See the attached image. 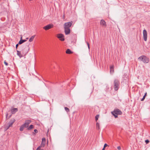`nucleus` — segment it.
Returning <instances> with one entry per match:
<instances>
[{
  "label": "nucleus",
  "mask_w": 150,
  "mask_h": 150,
  "mask_svg": "<svg viewBox=\"0 0 150 150\" xmlns=\"http://www.w3.org/2000/svg\"><path fill=\"white\" fill-rule=\"evenodd\" d=\"M120 82L117 79H115L113 82V85L111 86L112 87L115 91H117L120 87Z\"/></svg>",
  "instance_id": "f257e3e1"
},
{
  "label": "nucleus",
  "mask_w": 150,
  "mask_h": 150,
  "mask_svg": "<svg viewBox=\"0 0 150 150\" xmlns=\"http://www.w3.org/2000/svg\"><path fill=\"white\" fill-rule=\"evenodd\" d=\"M31 121L30 120H28L25 121L24 123L20 127V131H22L25 128H28L30 124Z\"/></svg>",
  "instance_id": "f03ea898"
},
{
  "label": "nucleus",
  "mask_w": 150,
  "mask_h": 150,
  "mask_svg": "<svg viewBox=\"0 0 150 150\" xmlns=\"http://www.w3.org/2000/svg\"><path fill=\"white\" fill-rule=\"evenodd\" d=\"M112 114L114 116L115 118H117L118 117V115H122V112L118 109H115L114 110L111 112Z\"/></svg>",
  "instance_id": "7ed1b4c3"
},
{
  "label": "nucleus",
  "mask_w": 150,
  "mask_h": 150,
  "mask_svg": "<svg viewBox=\"0 0 150 150\" xmlns=\"http://www.w3.org/2000/svg\"><path fill=\"white\" fill-rule=\"evenodd\" d=\"M138 59L145 63H147L149 62V58L145 55H142L140 56L139 57Z\"/></svg>",
  "instance_id": "20e7f679"
},
{
  "label": "nucleus",
  "mask_w": 150,
  "mask_h": 150,
  "mask_svg": "<svg viewBox=\"0 0 150 150\" xmlns=\"http://www.w3.org/2000/svg\"><path fill=\"white\" fill-rule=\"evenodd\" d=\"M16 120L14 118L11 119L8 123V125L5 127L6 130H7L10 127H11L13 124L15 122Z\"/></svg>",
  "instance_id": "39448f33"
},
{
  "label": "nucleus",
  "mask_w": 150,
  "mask_h": 150,
  "mask_svg": "<svg viewBox=\"0 0 150 150\" xmlns=\"http://www.w3.org/2000/svg\"><path fill=\"white\" fill-rule=\"evenodd\" d=\"M46 139L45 138L42 139V141L41 144L40 146H39L37 149L36 150L40 149L41 147H44L45 145Z\"/></svg>",
  "instance_id": "423d86ee"
},
{
  "label": "nucleus",
  "mask_w": 150,
  "mask_h": 150,
  "mask_svg": "<svg viewBox=\"0 0 150 150\" xmlns=\"http://www.w3.org/2000/svg\"><path fill=\"white\" fill-rule=\"evenodd\" d=\"M72 21L65 23L64 25V28H70L72 25Z\"/></svg>",
  "instance_id": "0eeeda50"
},
{
  "label": "nucleus",
  "mask_w": 150,
  "mask_h": 150,
  "mask_svg": "<svg viewBox=\"0 0 150 150\" xmlns=\"http://www.w3.org/2000/svg\"><path fill=\"white\" fill-rule=\"evenodd\" d=\"M57 37L61 41H63L64 40V36L62 34L60 33L57 34Z\"/></svg>",
  "instance_id": "6e6552de"
},
{
  "label": "nucleus",
  "mask_w": 150,
  "mask_h": 150,
  "mask_svg": "<svg viewBox=\"0 0 150 150\" xmlns=\"http://www.w3.org/2000/svg\"><path fill=\"white\" fill-rule=\"evenodd\" d=\"M53 27V25L52 24H49L44 27L43 28L45 30H47L50 29Z\"/></svg>",
  "instance_id": "1a4fd4ad"
},
{
  "label": "nucleus",
  "mask_w": 150,
  "mask_h": 150,
  "mask_svg": "<svg viewBox=\"0 0 150 150\" xmlns=\"http://www.w3.org/2000/svg\"><path fill=\"white\" fill-rule=\"evenodd\" d=\"M143 38L144 40L146 41L147 40V32L145 29L143 31Z\"/></svg>",
  "instance_id": "9d476101"
},
{
  "label": "nucleus",
  "mask_w": 150,
  "mask_h": 150,
  "mask_svg": "<svg viewBox=\"0 0 150 150\" xmlns=\"http://www.w3.org/2000/svg\"><path fill=\"white\" fill-rule=\"evenodd\" d=\"M100 25H101L102 26L106 27V22H105V21L103 19H102L100 21Z\"/></svg>",
  "instance_id": "9b49d317"
},
{
  "label": "nucleus",
  "mask_w": 150,
  "mask_h": 150,
  "mask_svg": "<svg viewBox=\"0 0 150 150\" xmlns=\"http://www.w3.org/2000/svg\"><path fill=\"white\" fill-rule=\"evenodd\" d=\"M64 32L66 35H68L70 33V28H64Z\"/></svg>",
  "instance_id": "f8f14e48"
},
{
  "label": "nucleus",
  "mask_w": 150,
  "mask_h": 150,
  "mask_svg": "<svg viewBox=\"0 0 150 150\" xmlns=\"http://www.w3.org/2000/svg\"><path fill=\"white\" fill-rule=\"evenodd\" d=\"M18 111V109L17 108H14L12 109L11 110V112L12 114H14Z\"/></svg>",
  "instance_id": "ddd939ff"
},
{
  "label": "nucleus",
  "mask_w": 150,
  "mask_h": 150,
  "mask_svg": "<svg viewBox=\"0 0 150 150\" xmlns=\"http://www.w3.org/2000/svg\"><path fill=\"white\" fill-rule=\"evenodd\" d=\"M22 37H21L20 40L18 42V44H19V45H21L26 41V40H22Z\"/></svg>",
  "instance_id": "4468645a"
},
{
  "label": "nucleus",
  "mask_w": 150,
  "mask_h": 150,
  "mask_svg": "<svg viewBox=\"0 0 150 150\" xmlns=\"http://www.w3.org/2000/svg\"><path fill=\"white\" fill-rule=\"evenodd\" d=\"M16 52H17V55L20 58L23 57V55L21 54V52L20 51L17 50Z\"/></svg>",
  "instance_id": "2eb2a0df"
},
{
  "label": "nucleus",
  "mask_w": 150,
  "mask_h": 150,
  "mask_svg": "<svg viewBox=\"0 0 150 150\" xmlns=\"http://www.w3.org/2000/svg\"><path fill=\"white\" fill-rule=\"evenodd\" d=\"M110 73H113L114 72V66L113 65L110 67Z\"/></svg>",
  "instance_id": "dca6fc26"
},
{
  "label": "nucleus",
  "mask_w": 150,
  "mask_h": 150,
  "mask_svg": "<svg viewBox=\"0 0 150 150\" xmlns=\"http://www.w3.org/2000/svg\"><path fill=\"white\" fill-rule=\"evenodd\" d=\"M96 129L98 130L100 129V124L99 123L97 122L96 124Z\"/></svg>",
  "instance_id": "f3484780"
},
{
  "label": "nucleus",
  "mask_w": 150,
  "mask_h": 150,
  "mask_svg": "<svg viewBox=\"0 0 150 150\" xmlns=\"http://www.w3.org/2000/svg\"><path fill=\"white\" fill-rule=\"evenodd\" d=\"M34 128L33 125H30L29 127L27 128V129L28 130H30L31 129H33Z\"/></svg>",
  "instance_id": "a211bd4d"
},
{
  "label": "nucleus",
  "mask_w": 150,
  "mask_h": 150,
  "mask_svg": "<svg viewBox=\"0 0 150 150\" xmlns=\"http://www.w3.org/2000/svg\"><path fill=\"white\" fill-rule=\"evenodd\" d=\"M35 35L32 36L29 39V41L31 42L35 38Z\"/></svg>",
  "instance_id": "6ab92c4d"
},
{
  "label": "nucleus",
  "mask_w": 150,
  "mask_h": 150,
  "mask_svg": "<svg viewBox=\"0 0 150 150\" xmlns=\"http://www.w3.org/2000/svg\"><path fill=\"white\" fill-rule=\"evenodd\" d=\"M72 52L69 49H67L66 51V53L68 54H71Z\"/></svg>",
  "instance_id": "aec40b11"
},
{
  "label": "nucleus",
  "mask_w": 150,
  "mask_h": 150,
  "mask_svg": "<svg viewBox=\"0 0 150 150\" xmlns=\"http://www.w3.org/2000/svg\"><path fill=\"white\" fill-rule=\"evenodd\" d=\"M99 115H97L95 116V120L96 121H97V120H98V118L99 117Z\"/></svg>",
  "instance_id": "412c9836"
},
{
  "label": "nucleus",
  "mask_w": 150,
  "mask_h": 150,
  "mask_svg": "<svg viewBox=\"0 0 150 150\" xmlns=\"http://www.w3.org/2000/svg\"><path fill=\"white\" fill-rule=\"evenodd\" d=\"M64 109H65V110L67 112H68L69 111V109L67 107H65L64 108Z\"/></svg>",
  "instance_id": "4be33fe9"
},
{
  "label": "nucleus",
  "mask_w": 150,
  "mask_h": 150,
  "mask_svg": "<svg viewBox=\"0 0 150 150\" xmlns=\"http://www.w3.org/2000/svg\"><path fill=\"white\" fill-rule=\"evenodd\" d=\"M4 64H5V65L6 66H8V63L6 62V61L5 60L4 61Z\"/></svg>",
  "instance_id": "5701e85b"
},
{
  "label": "nucleus",
  "mask_w": 150,
  "mask_h": 150,
  "mask_svg": "<svg viewBox=\"0 0 150 150\" xmlns=\"http://www.w3.org/2000/svg\"><path fill=\"white\" fill-rule=\"evenodd\" d=\"M145 97H146L145 96V95H144V96L143 98L141 100L142 101H143L144 100V99H145Z\"/></svg>",
  "instance_id": "b1692460"
},
{
  "label": "nucleus",
  "mask_w": 150,
  "mask_h": 150,
  "mask_svg": "<svg viewBox=\"0 0 150 150\" xmlns=\"http://www.w3.org/2000/svg\"><path fill=\"white\" fill-rule=\"evenodd\" d=\"M149 141L148 139H147L145 140V142L146 143V144H148L149 142Z\"/></svg>",
  "instance_id": "393cba45"
},
{
  "label": "nucleus",
  "mask_w": 150,
  "mask_h": 150,
  "mask_svg": "<svg viewBox=\"0 0 150 150\" xmlns=\"http://www.w3.org/2000/svg\"><path fill=\"white\" fill-rule=\"evenodd\" d=\"M108 146V145L106 144H105L104 146L103 147L105 148V147Z\"/></svg>",
  "instance_id": "a878e982"
},
{
  "label": "nucleus",
  "mask_w": 150,
  "mask_h": 150,
  "mask_svg": "<svg viewBox=\"0 0 150 150\" xmlns=\"http://www.w3.org/2000/svg\"><path fill=\"white\" fill-rule=\"evenodd\" d=\"M86 43L88 45V49H90V46H89V45L88 42H86Z\"/></svg>",
  "instance_id": "bb28decb"
},
{
  "label": "nucleus",
  "mask_w": 150,
  "mask_h": 150,
  "mask_svg": "<svg viewBox=\"0 0 150 150\" xmlns=\"http://www.w3.org/2000/svg\"><path fill=\"white\" fill-rule=\"evenodd\" d=\"M117 149H118L119 150H120L121 149V148L120 146H118L117 147Z\"/></svg>",
  "instance_id": "cd10ccee"
},
{
  "label": "nucleus",
  "mask_w": 150,
  "mask_h": 150,
  "mask_svg": "<svg viewBox=\"0 0 150 150\" xmlns=\"http://www.w3.org/2000/svg\"><path fill=\"white\" fill-rule=\"evenodd\" d=\"M19 45V44H18H18H16V49H17L18 47V45Z\"/></svg>",
  "instance_id": "c85d7f7f"
},
{
  "label": "nucleus",
  "mask_w": 150,
  "mask_h": 150,
  "mask_svg": "<svg viewBox=\"0 0 150 150\" xmlns=\"http://www.w3.org/2000/svg\"><path fill=\"white\" fill-rule=\"evenodd\" d=\"M34 132H35V133H37L38 132V131L37 130V129H35L34 130Z\"/></svg>",
  "instance_id": "c756f323"
},
{
  "label": "nucleus",
  "mask_w": 150,
  "mask_h": 150,
  "mask_svg": "<svg viewBox=\"0 0 150 150\" xmlns=\"http://www.w3.org/2000/svg\"><path fill=\"white\" fill-rule=\"evenodd\" d=\"M8 113H6V118H7V117L8 116Z\"/></svg>",
  "instance_id": "7c9ffc66"
},
{
  "label": "nucleus",
  "mask_w": 150,
  "mask_h": 150,
  "mask_svg": "<svg viewBox=\"0 0 150 150\" xmlns=\"http://www.w3.org/2000/svg\"><path fill=\"white\" fill-rule=\"evenodd\" d=\"M26 47V46H23V47H22V48H25V47Z\"/></svg>",
  "instance_id": "2f4dec72"
},
{
  "label": "nucleus",
  "mask_w": 150,
  "mask_h": 150,
  "mask_svg": "<svg viewBox=\"0 0 150 150\" xmlns=\"http://www.w3.org/2000/svg\"><path fill=\"white\" fill-rule=\"evenodd\" d=\"M105 148L103 147V149L102 150H105Z\"/></svg>",
  "instance_id": "473e14b6"
},
{
  "label": "nucleus",
  "mask_w": 150,
  "mask_h": 150,
  "mask_svg": "<svg viewBox=\"0 0 150 150\" xmlns=\"http://www.w3.org/2000/svg\"><path fill=\"white\" fill-rule=\"evenodd\" d=\"M146 94H147L146 93H145V94L144 95H145V96H146Z\"/></svg>",
  "instance_id": "72a5a7b5"
},
{
  "label": "nucleus",
  "mask_w": 150,
  "mask_h": 150,
  "mask_svg": "<svg viewBox=\"0 0 150 150\" xmlns=\"http://www.w3.org/2000/svg\"><path fill=\"white\" fill-rule=\"evenodd\" d=\"M38 150H43V149H38Z\"/></svg>",
  "instance_id": "f704fd0d"
},
{
  "label": "nucleus",
  "mask_w": 150,
  "mask_h": 150,
  "mask_svg": "<svg viewBox=\"0 0 150 150\" xmlns=\"http://www.w3.org/2000/svg\"><path fill=\"white\" fill-rule=\"evenodd\" d=\"M11 116V115H10V116H9V117L7 119L9 118Z\"/></svg>",
  "instance_id": "c9c22d12"
},
{
  "label": "nucleus",
  "mask_w": 150,
  "mask_h": 150,
  "mask_svg": "<svg viewBox=\"0 0 150 150\" xmlns=\"http://www.w3.org/2000/svg\"><path fill=\"white\" fill-rule=\"evenodd\" d=\"M26 39H28V38H26Z\"/></svg>",
  "instance_id": "e433bc0d"
}]
</instances>
